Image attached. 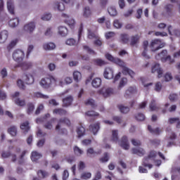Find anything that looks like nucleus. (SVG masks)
Returning a JSON list of instances; mask_svg holds the SVG:
<instances>
[{
    "label": "nucleus",
    "mask_w": 180,
    "mask_h": 180,
    "mask_svg": "<svg viewBox=\"0 0 180 180\" xmlns=\"http://www.w3.org/2000/svg\"><path fill=\"white\" fill-rule=\"evenodd\" d=\"M105 58L107 60H109V61H112L113 63H115V64H118L120 67L122 68V72L125 75H130L131 78H134L135 73L133 70H130L129 68L126 67L124 65V63L122 61L120 58H114L112 55L110 53L105 54Z\"/></svg>",
    "instance_id": "1"
},
{
    "label": "nucleus",
    "mask_w": 180,
    "mask_h": 180,
    "mask_svg": "<svg viewBox=\"0 0 180 180\" xmlns=\"http://www.w3.org/2000/svg\"><path fill=\"white\" fill-rule=\"evenodd\" d=\"M63 124L70 125L71 124V122H70V120L67 117L60 118L58 120V124L56 125V127L55 128L56 131L59 133V134H63V133H66V131H67V129H61V125Z\"/></svg>",
    "instance_id": "2"
},
{
    "label": "nucleus",
    "mask_w": 180,
    "mask_h": 180,
    "mask_svg": "<svg viewBox=\"0 0 180 180\" xmlns=\"http://www.w3.org/2000/svg\"><path fill=\"white\" fill-rule=\"evenodd\" d=\"M56 82L57 79H56L54 77L49 76L48 77L42 79L39 84L42 88H50V86H51V84Z\"/></svg>",
    "instance_id": "3"
},
{
    "label": "nucleus",
    "mask_w": 180,
    "mask_h": 180,
    "mask_svg": "<svg viewBox=\"0 0 180 180\" xmlns=\"http://www.w3.org/2000/svg\"><path fill=\"white\" fill-rule=\"evenodd\" d=\"M98 92L103 98H109L111 95H115V89L110 87H103Z\"/></svg>",
    "instance_id": "4"
},
{
    "label": "nucleus",
    "mask_w": 180,
    "mask_h": 180,
    "mask_svg": "<svg viewBox=\"0 0 180 180\" xmlns=\"http://www.w3.org/2000/svg\"><path fill=\"white\" fill-rule=\"evenodd\" d=\"M156 156H157V152L151 151L149 153L148 156L143 159L144 167H148V168L151 169V168H153V165H150L148 164V162H150V160H153V158H155Z\"/></svg>",
    "instance_id": "5"
},
{
    "label": "nucleus",
    "mask_w": 180,
    "mask_h": 180,
    "mask_svg": "<svg viewBox=\"0 0 180 180\" xmlns=\"http://www.w3.org/2000/svg\"><path fill=\"white\" fill-rule=\"evenodd\" d=\"M25 57V52L23 51L17 49L14 51L13 53V58L15 60V61H17L18 63H20L23 60V58Z\"/></svg>",
    "instance_id": "6"
},
{
    "label": "nucleus",
    "mask_w": 180,
    "mask_h": 180,
    "mask_svg": "<svg viewBox=\"0 0 180 180\" xmlns=\"http://www.w3.org/2000/svg\"><path fill=\"white\" fill-rule=\"evenodd\" d=\"M151 72L152 74L157 72L158 78H162V74H164V71L161 68L159 63H155L153 65H152Z\"/></svg>",
    "instance_id": "7"
},
{
    "label": "nucleus",
    "mask_w": 180,
    "mask_h": 180,
    "mask_svg": "<svg viewBox=\"0 0 180 180\" xmlns=\"http://www.w3.org/2000/svg\"><path fill=\"white\" fill-rule=\"evenodd\" d=\"M119 146L122 147L124 150H129L130 149V143H129V139L127 136H124L122 137L120 141H119Z\"/></svg>",
    "instance_id": "8"
},
{
    "label": "nucleus",
    "mask_w": 180,
    "mask_h": 180,
    "mask_svg": "<svg viewBox=\"0 0 180 180\" xmlns=\"http://www.w3.org/2000/svg\"><path fill=\"white\" fill-rule=\"evenodd\" d=\"M34 29H36V24H34V22H29L24 25L23 32L32 34V33L34 32Z\"/></svg>",
    "instance_id": "9"
},
{
    "label": "nucleus",
    "mask_w": 180,
    "mask_h": 180,
    "mask_svg": "<svg viewBox=\"0 0 180 180\" xmlns=\"http://www.w3.org/2000/svg\"><path fill=\"white\" fill-rule=\"evenodd\" d=\"M136 94H137V88H136V86H129L125 91L124 97L126 98V99H128L129 96H131V95H134Z\"/></svg>",
    "instance_id": "10"
},
{
    "label": "nucleus",
    "mask_w": 180,
    "mask_h": 180,
    "mask_svg": "<svg viewBox=\"0 0 180 180\" xmlns=\"http://www.w3.org/2000/svg\"><path fill=\"white\" fill-rule=\"evenodd\" d=\"M163 47V46L160 45V40L158 39L152 41L150 46L151 51H158V50H160V49H162Z\"/></svg>",
    "instance_id": "11"
},
{
    "label": "nucleus",
    "mask_w": 180,
    "mask_h": 180,
    "mask_svg": "<svg viewBox=\"0 0 180 180\" xmlns=\"http://www.w3.org/2000/svg\"><path fill=\"white\" fill-rule=\"evenodd\" d=\"M100 129H101V123L99 122H96L89 126L90 131L93 132V134L94 135L96 134L98 131H99Z\"/></svg>",
    "instance_id": "12"
},
{
    "label": "nucleus",
    "mask_w": 180,
    "mask_h": 180,
    "mask_svg": "<svg viewBox=\"0 0 180 180\" xmlns=\"http://www.w3.org/2000/svg\"><path fill=\"white\" fill-rule=\"evenodd\" d=\"M72 101H74V98H72V96H69L63 99V106L64 108H68V106H71L72 105Z\"/></svg>",
    "instance_id": "13"
},
{
    "label": "nucleus",
    "mask_w": 180,
    "mask_h": 180,
    "mask_svg": "<svg viewBox=\"0 0 180 180\" xmlns=\"http://www.w3.org/2000/svg\"><path fill=\"white\" fill-rule=\"evenodd\" d=\"M20 93L18 91H16L14 95L13 96V98H15L14 101L15 102L16 105L18 106H25L26 105V103L25 102V100H21L20 98H18V96H19Z\"/></svg>",
    "instance_id": "14"
},
{
    "label": "nucleus",
    "mask_w": 180,
    "mask_h": 180,
    "mask_svg": "<svg viewBox=\"0 0 180 180\" xmlns=\"http://www.w3.org/2000/svg\"><path fill=\"white\" fill-rule=\"evenodd\" d=\"M7 9L11 15H15V4L13 0L7 1Z\"/></svg>",
    "instance_id": "15"
},
{
    "label": "nucleus",
    "mask_w": 180,
    "mask_h": 180,
    "mask_svg": "<svg viewBox=\"0 0 180 180\" xmlns=\"http://www.w3.org/2000/svg\"><path fill=\"white\" fill-rule=\"evenodd\" d=\"M103 75L106 79H112L113 78V70L110 68H106Z\"/></svg>",
    "instance_id": "16"
},
{
    "label": "nucleus",
    "mask_w": 180,
    "mask_h": 180,
    "mask_svg": "<svg viewBox=\"0 0 180 180\" xmlns=\"http://www.w3.org/2000/svg\"><path fill=\"white\" fill-rule=\"evenodd\" d=\"M17 67H21L22 70L26 71L29 70L31 67H33V63L32 62H24L19 65H15L14 68H17Z\"/></svg>",
    "instance_id": "17"
},
{
    "label": "nucleus",
    "mask_w": 180,
    "mask_h": 180,
    "mask_svg": "<svg viewBox=\"0 0 180 180\" xmlns=\"http://www.w3.org/2000/svg\"><path fill=\"white\" fill-rule=\"evenodd\" d=\"M43 49L46 51H50L56 49V44L53 42H46L43 44Z\"/></svg>",
    "instance_id": "18"
},
{
    "label": "nucleus",
    "mask_w": 180,
    "mask_h": 180,
    "mask_svg": "<svg viewBox=\"0 0 180 180\" xmlns=\"http://www.w3.org/2000/svg\"><path fill=\"white\" fill-rule=\"evenodd\" d=\"M131 153L132 154H136L139 157H141L146 154V150L142 148H134L131 149Z\"/></svg>",
    "instance_id": "19"
},
{
    "label": "nucleus",
    "mask_w": 180,
    "mask_h": 180,
    "mask_svg": "<svg viewBox=\"0 0 180 180\" xmlns=\"http://www.w3.org/2000/svg\"><path fill=\"white\" fill-rule=\"evenodd\" d=\"M117 108L121 113L123 115H127L129 112H130V108L129 106H126L123 104H120L117 105Z\"/></svg>",
    "instance_id": "20"
},
{
    "label": "nucleus",
    "mask_w": 180,
    "mask_h": 180,
    "mask_svg": "<svg viewBox=\"0 0 180 180\" xmlns=\"http://www.w3.org/2000/svg\"><path fill=\"white\" fill-rule=\"evenodd\" d=\"M41 157H43L41 153H40L37 151H33L32 153L31 160H32V161H33V162H37L38 160H40V158H41Z\"/></svg>",
    "instance_id": "21"
},
{
    "label": "nucleus",
    "mask_w": 180,
    "mask_h": 180,
    "mask_svg": "<svg viewBox=\"0 0 180 180\" xmlns=\"http://www.w3.org/2000/svg\"><path fill=\"white\" fill-rule=\"evenodd\" d=\"M130 41V36L127 34H121L120 36V41L122 43V44H127Z\"/></svg>",
    "instance_id": "22"
},
{
    "label": "nucleus",
    "mask_w": 180,
    "mask_h": 180,
    "mask_svg": "<svg viewBox=\"0 0 180 180\" xmlns=\"http://www.w3.org/2000/svg\"><path fill=\"white\" fill-rule=\"evenodd\" d=\"M8 36H9V34L8 33V31L3 30L0 32V43L4 44L6 40H8Z\"/></svg>",
    "instance_id": "23"
},
{
    "label": "nucleus",
    "mask_w": 180,
    "mask_h": 180,
    "mask_svg": "<svg viewBox=\"0 0 180 180\" xmlns=\"http://www.w3.org/2000/svg\"><path fill=\"white\" fill-rule=\"evenodd\" d=\"M148 47V41H144L143 43V51L142 53V56L143 57H145V58H146L147 60L150 59V56L147 55Z\"/></svg>",
    "instance_id": "24"
},
{
    "label": "nucleus",
    "mask_w": 180,
    "mask_h": 180,
    "mask_svg": "<svg viewBox=\"0 0 180 180\" xmlns=\"http://www.w3.org/2000/svg\"><path fill=\"white\" fill-rule=\"evenodd\" d=\"M53 115H59V116H65L67 115V110L63 108H56L53 110Z\"/></svg>",
    "instance_id": "25"
},
{
    "label": "nucleus",
    "mask_w": 180,
    "mask_h": 180,
    "mask_svg": "<svg viewBox=\"0 0 180 180\" xmlns=\"http://www.w3.org/2000/svg\"><path fill=\"white\" fill-rule=\"evenodd\" d=\"M91 85L94 88H99L102 85V79L99 77L94 78L91 82Z\"/></svg>",
    "instance_id": "26"
},
{
    "label": "nucleus",
    "mask_w": 180,
    "mask_h": 180,
    "mask_svg": "<svg viewBox=\"0 0 180 180\" xmlns=\"http://www.w3.org/2000/svg\"><path fill=\"white\" fill-rule=\"evenodd\" d=\"M25 82L27 84V85H32V84L34 82V78L31 74L25 75Z\"/></svg>",
    "instance_id": "27"
},
{
    "label": "nucleus",
    "mask_w": 180,
    "mask_h": 180,
    "mask_svg": "<svg viewBox=\"0 0 180 180\" xmlns=\"http://www.w3.org/2000/svg\"><path fill=\"white\" fill-rule=\"evenodd\" d=\"M20 129L22 130L23 133H28L29 130H30V125H29V122L27 121L22 122L20 124Z\"/></svg>",
    "instance_id": "28"
},
{
    "label": "nucleus",
    "mask_w": 180,
    "mask_h": 180,
    "mask_svg": "<svg viewBox=\"0 0 180 180\" xmlns=\"http://www.w3.org/2000/svg\"><path fill=\"white\" fill-rule=\"evenodd\" d=\"M58 34H60V36H62L64 37L67 36V34H68V30L67 29L66 27L60 26L58 27Z\"/></svg>",
    "instance_id": "29"
},
{
    "label": "nucleus",
    "mask_w": 180,
    "mask_h": 180,
    "mask_svg": "<svg viewBox=\"0 0 180 180\" xmlns=\"http://www.w3.org/2000/svg\"><path fill=\"white\" fill-rule=\"evenodd\" d=\"M174 8V5L172 4H167L165 6V11L166 12L165 14H164L165 16H171V14L172 13V8Z\"/></svg>",
    "instance_id": "30"
},
{
    "label": "nucleus",
    "mask_w": 180,
    "mask_h": 180,
    "mask_svg": "<svg viewBox=\"0 0 180 180\" xmlns=\"http://www.w3.org/2000/svg\"><path fill=\"white\" fill-rule=\"evenodd\" d=\"M53 8L56 11H59L60 12H62V11H64L65 9V6H64V4L58 3V2L54 3Z\"/></svg>",
    "instance_id": "31"
},
{
    "label": "nucleus",
    "mask_w": 180,
    "mask_h": 180,
    "mask_svg": "<svg viewBox=\"0 0 180 180\" xmlns=\"http://www.w3.org/2000/svg\"><path fill=\"white\" fill-rule=\"evenodd\" d=\"M85 105L87 106H91L93 109H95L96 108V103H95V101L92 98H89L88 100H86L84 101Z\"/></svg>",
    "instance_id": "32"
},
{
    "label": "nucleus",
    "mask_w": 180,
    "mask_h": 180,
    "mask_svg": "<svg viewBox=\"0 0 180 180\" xmlns=\"http://www.w3.org/2000/svg\"><path fill=\"white\" fill-rule=\"evenodd\" d=\"M8 131L9 134H11L13 136H16V133L18 131V127H16V126L15 125H12L8 129Z\"/></svg>",
    "instance_id": "33"
},
{
    "label": "nucleus",
    "mask_w": 180,
    "mask_h": 180,
    "mask_svg": "<svg viewBox=\"0 0 180 180\" xmlns=\"http://www.w3.org/2000/svg\"><path fill=\"white\" fill-rule=\"evenodd\" d=\"M139 40H140V36L139 34L132 36L131 37V46H136L139 43Z\"/></svg>",
    "instance_id": "34"
},
{
    "label": "nucleus",
    "mask_w": 180,
    "mask_h": 180,
    "mask_svg": "<svg viewBox=\"0 0 180 180\" xmlns=\"http://www.w3.org/2000/svg\"><path fill=\"white\" fill-rule=\"evenodd\" d=\"M10 27H16L19 25V18H13L8 22Z\"/></svg>",
    "instance_id": "35"
},
{
    "label": "nucleus",
    "mask_w": 180,
    "mask_h": 180,
    "mask_svg": "<svg viewBox=\"0 0 180 180\" xmlns=\"http://www.w3.org/2000/svg\"><path fill=\"white\" fill-rule=\"evenodd\" d=\"M82 78V75H81V72L79 71H75L73 72V79L76 82H79V81H81V79Z\"/></svg>",
    "instance_id": "36"
},
{
    "label": "nucleus",
    "mask_w": 180,
    "mask_h": 180,
    "mask_svg": "<svg viewBox=\"0 0 180 180\" xmlns=\"http://www.w3.org/2000/svg\"><path fill=\"white\" fill-rule=\"evenodd\" d=\"M167 50H163L160 53H158V56H156V59L164 61V59L166 58L165 56H167Z\"/></svg>",
    "instance_id": "37"
},
{
    "label": "nucleus",
    "mask_w": 180,
    "mask_h": 180,
    "mask_svg": "<svg viewBox=\"0 0 180 180\" xmlns=\"http://www.w3.org/2000/svg\"><path fill=\"white\" fill-rule=\"evenodd\" d=\"M34 98H39L41 99H49L50 98L49 96L43 94L40 92H35L33 94Z\"/></svg>",
    "instance_id": "38"
},
{
    "label": "nucleus",
    "mask_w": 180,
    "mask_h": 180,
    "mask_svg": "<svg viewBox=\"0 0 180 180\" xmlns=\"http://www.w3.org/2000/svg\"><path fill=\"white\" fill-rule=\"evenodd\" d=\"M56 120H57L56 118H52L44 125L45 129H47L48 130H51L53 129V123H54Z\"/></svg>",
    "instance_id": "39"
},
{
    "label": "nucleus",
    "mask_w": 180,
    "mask_h": 180,
    "mask_svg": "<svg viewBox=\"0 0 180 180\" xmlns=\"http://www.w3.org/2000/svg\"><path fill=\"white\" fill-rule=\"evenodd\" d=\"M77 133L79 138L82 137V136L85 135V128L82 126L79 127L77 129Z\"/></svg>",
    "instance_id": "40"
},
{
    "label": "nucleus",
    "mask_w": 180,
    "mask_h": 180,
    "mask_svg": "<svg viewBox=\"0 0 180 180\" xmlns=\"http://www.w3.org/2000/svg\"><path fill=\"white\" fill-rule=\"evenodd\" d=\"M108 12L110 16H117V11L116 8L113 6H110L108 8Z\"/></svg>",
    "instance_id": "41"
},
{
    "label": "nucleus",
    "mask_w": 180,
    "mask_h": 180,
    "mask_svg": "<svg viewBox=\"0 0 180 180\" xmlns=\"http://www.w3.org/2000/svg\"><path fill=\"white\" fill-rule=\"evenodd\" d=\"M73 150L75 155H77V157H81V155L84 154V151L78 146H75Z\"/></svg>",
    "instance_id": "42"
},
{
    "label": "nucleus",
    "mask_w": 180,
    "mask_h": 180,
    "mask_svg": "<svg viewBox=\"0 0 180 180\" xmlns=\"http://www.w3.org/2000/svg\"><path fill=\"white\" fill-rule=\"evenodd\" d=\"M92 11H91V8L89 6H86L84 9V18H89V15H91Z\"/></svg>",
    "instance_id": "43"
},
{
    "label": "nucleus",
    "mask_w": 180,
    "mask_h": 180,
    "mask_svg": "<svg viewBox=\"0 0 180 180\" xmlns=\"http://www.w3.org/2000/svg\"><path fill=\"white\" fill-rule=\"evenodd\" d=\"M92 176V174H91V172H83L82 174H81V179H89Z\"/></svg>",
    "instance_id": "44"
},
{
    "label": "nucleus",
    "mask_w": 180,
    "mask_h": 180,
    "mask_svg": "<svg viewBox=\"0 0 180 180\" xmlns=\"http://www.w3.org/2000/svg\"><path fill=\"white\" fill-rule=\"evenodd\" d=\"M148 129L153 134H160L161 132V131H160V128H155V129H153V127L150 125L148 127Z\"/></svg>",
    "instance_id": "45"
},
{
    "label": "nucleus",
    "mask_w": 180,
    "mask_h": 180,
    "mask_svg": "<svg viewBox=\"0 0 180 180\" xmlns=\"http://www.w3.org/2000/svg\"><path fill=\"white\" fill-rule=\"evenodd\" d=\"M85 115L90 117H96V116H99V114L94 110L87 111Z\"/></svg>",
    "instance_id": "46"
},
{
    "label": "nucleus",
    "mask_w": 180,
    "mask_h": 180,
    "mask_svg": "<svg viewBox=\"0 0 180 180\" xmlns=\"http://www.w3.org/2000/svg\"><path fill=\"white\" fill-rule=\"evenodd\" d=\"M38 176L39 178H47V176H49V173L46 171L39 170L38 171Z\"/></svg>",
    "instance_id": "47"
},
{
    "label": "nucleus",
    "mask_w": 180,
    "mask_h": 180,
    "mask_svg": "<svg viewBox=\"0 0 180 180\" xmlns=\"http://www.w3.org/2000/svg\"><path fill=\"white\" fill-rule=\"evenodd\" d=\"M112 141H115V143H117V141H119V136L117 135V130H113L112 131Z\"/></svg>",
    "instance_id": "48"
},
{
    "label": "nucleus",
    "mask_w": 180,
    "mask_h": 180,
    "mask_svg": "<svg viewBox=\"0 0 180 180\" xmlns=\"http://www.w3.org/2000/svg\"><path fill=\"white\" fill-rule=\"evenodd\" d=\"M17 85L20 89H26V86L25 85V82L22 79H18L17 81Z\"/></svg>",
    "instance_id": "49"
},
{
    "label": "nucleus",
    "mask_w": 180,
    "mask_h": 180,
    "mask_svg": "<svg viewBox=\"0 0 180 180\" xmlns=\"http://www.w3.org/2000/svg\"><path fill=\"white\" fill-rule=\"evenodd\" d=\"M126 84H127V79L124 77L120 82L118 89H122V88H123Z\"/></svg>",
    "instance_id": "50"
},
{
    "label": "nucleus",
    "mask_w": 180,
    "mask_h": 180,
    "mask_svg": "<svg viewBox=\"0 0 180 180\" xmlns=\"http://www.w3.org/2000/svg\"><path fill=\"white\" fill-rule=\"evenodd\" d=\"M149 108L150 110H157L158 109V107L157 106V104L155 103V100H152L150 105Z\"/></svg>",
    "instance_id": "51"
},
{
    "label": "nucleus",
    "mask_w": 180,
    "mask_h": 180,
    "mask_svg": "<svg viewBox=\"0 0 180 180\" xmlns=\"http://www.w3.org/2000/svg\"><path fill=\"white\" fill-rule=\"evenodd\" d=\"M161 89H162V84L160 82H156L155 84V91L156 92H161Z\"/></svg>",
    "instance_id": "52"
},
{
    "label": "nucleus",
    "mask_w": 180,
    "mask_h": 180,
    "mask_svg": "<svg viewBox=\"0 0 180 180\" xmlns=\"http://www.w3.org/2000/svg\"><path fill=\"white\" fill-rule=\"evenodd\" d=\"M99 36L96 34L95 33L92 32L91 30H88V39H98Z\"/></svg>",
    "instance_id": "53"
},
{
    "label": "nucleus",
    "mask_w": 180,
    "mask_h": 180,
    "mask_svg": "<svg viewBox=\"0 0 180 180\" xmlns=\"http://www.w3.org/2000/svg\"><path fill=\"white\" fill-rule=\"evenodd\" d=\"M94 61L97 65H100L101 67H102V65H106V64H108V63L101 58L95 59Z\"/></svg>",
    "instance_id": "54"
},
{
    "label": "nucleus",
    "mask_w": 180,
    "mask_h": 180,
    "mask_svg": "<svg viewBox=\"0 0 180 180\" xmlns=\"http://www.w3.org/2000/svg\"><path fill=\"white\" fill-rule=\"evenodd\" d=\"M131 144H133L135 147H140V146H141V141H140V140H138V139H132L131 140Z\"/></svg>",
    "instance_id": "55"
},
{
    "label": "nucleus",
    "mask_w": 180,
    "mask_h": 180,
    "mask_svg": "<svg viewBox=\"0 0 180 180\" xmlns=\"http://www.w3.org/2000/svg\"><path fill=\"white\" fill-rule=\"evenodd\" d=\"M169 99L171 102H175V101H178V94H171L169 96Z\"/></svg>",
    "instance_id": "56"
},
{
    "label": "nucleus",
    "mask_w": 180,
    "mask_h": 180,
    "mask_svg": "<svg viewBox=\"0 0 180 180\" xmlns=\"http://www.w3.org/2000/svg\"><path fill=\"white\" fill-rule=\"evenodd\" d=\"M136 120H139V122H143V120H145L146 116L143 113H139L136 115Z\"/></svg>",
    "instance_id": "57"
},
{
    "label": "nucleus",
    "mask_w": 180,
    "mask_h": 180,
    "mask_svg": "<svg viewBox=\"0 0 180 180\" xmlns=\"http://www.w3.org/2000/svg\"><path fill=\"white\" fill-rule=\"evenodd\" d=\"M122 26H123V24L119 21V20H114V27H115L116 29H121Z\"/></svg>",
    "instance_id": "58"
},
{
    "label": "nucleus",
    "mask_w": 180,
    "mask_h": 180,
    "mask_svg": "<svg viewBox=\"0 0 180 180\" xmlns=\"http://www.w3.org/2000/svg\"><path fill=\"white\" fill-rule=\"evenodd\" d=\"M83 49L85 50V51H87V53H89L90 54H96L95 51L92 50L91 48H89V46L86 45L83 46Z\"/></svg>",
    "instance_id": "59"
},
{
    "label": "nucleus",
    "mask_w": 180,
    "mask_h": 180,
    "mask_svg": "<svg viewBox=\"0 0 180 180\" xmlns=\"http://www.w3.org/2000/svg\"><path fill=\"white\" fill-rule=\"evenodd\" d=\"M33 110H34V105L32 103L28 104V108H27V114L31 115V113H33Z\"/></svg>",
    "instance_id": "60"
},
{
    "label": "nucleus",
    "mask_w": 180,
    "mask_h": 180,
    "mask_svg": "<svg viewBox=\"0 0 180 180\" xmlns=\"http://www.w3.org/2000/svg\"><path fill=\"white\" fill-rule=\"evenodd\" d=\"M101 162H108L109 161V154L104 153V156L100 159Z\"/></svg>",
    "instance_id": "61"
},
{
    "label": "nucleus",
    "mask_w": 180,
    "mask_h": 180,
    "mask_svg": "<svg viewBox=\"0 0 180 180\" xmlns=\"http://www.w3.org/2000/svg\"><path fill=\"white\" fill-rule=\"evenodd\" d=\"M66 44L68 46H75V44H77V41H75L74 39H67Z\"/></svg>",
    "instance_id": "62"
},
{
    "label": "nucleus",
    "mask_w": 180,
    "mask_h": 180,
    "mask_svg": "<svg viewBox=\"0 0 180 180\" xmlns=\"http://www.w3.org/2000/svg\"><path fill=\"white\" fill-rule=\"evenodd\" d=\"M42 20L49 21L51 19V13H46L42 15Z\"/></svg>",
    "instance_id": "63"
},
{
    "label": "nucleus",
    "mask_w": 180,
    "mask_h": 180,
    "mask_svg": "<svg viewBox=\"0 0 180 180\" xmlns=\"http://www.w3.org/2000/svg\"><path fill=\"white\" fill-rule=\"evenodd\" d=\"M133 12H134L133 9H129L123 13V16H124V18H129L131 15H133Z\"/></svg>",
    "instance_id": "64"
}]
</instances>
